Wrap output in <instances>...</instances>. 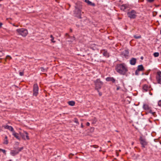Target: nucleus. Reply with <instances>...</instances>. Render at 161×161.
<instances>
[{"label":"nucleus","mask_w":161,"mask_h":161,"mask_svg":"<svg viewBox=\"0 0 161 161\" xmlns=\"http://www.w3.org/2000/svg\"><path fill=\"white\" fill-rule=\"evenodd\" d=\"M128 7V5L127 4H123L120 6V9L124 11L127 9Z\"/></svg>","instance_id":"15"},{"label":"nucleus","mask_w":161,"mask_h":161,"mask_svg":"<svg viewBox=\"0 0 161 161\" xmlns=\"http://www.w3.org/2000/svg\"><path fill=\"white\" fill-rule=\"evenodd\" d=\"M2 25L3 24L2 23L0 22V28L2 27Z\"/></svg>","instance_id":"39"},{"label":"nucleus","mask_w":161,"mask_h":161,"mask_svg":"<svg viewBox=\"0 0 161 161\" xmlns=\"http://www.w3.org/2000/svg\"><path fill=\"white\" fill-rule=\"evenodd\" d=\"M158 105L159 106L161 107V100H159L158 103Z\"/></svg>","instance_id":"33"},{"label":"nucleus","mask_w":161,"mask_h":161,"mask_svg":"<svg viewBox=\"0 0 161 161\" xmlns=\"http://www.w3.org/2000/svg\"><path fill=\"white\" fill-rule=\"evenodd\" d=\"M120 87L119 86H118L117 88V90H119L120 89Z\"/></svg>","instance_id":"41"},{"label":"nucleus","mask_w":161,"mask_h":161,"mask_svg":"<svg viewBox=\"0 0 161 161\" xmlns=\"http://www.w3.org/2000/svg\"><path fill=\"white\" fill-rule=\"evenodd\" d=\"M19 134L22 139L24 140H29L30 138L28 136V134L26 131H24V132L23 133L19 132Z\"/></svg>","instance_id":"8"},{"label":"nucleus","mask_w":161,"mask_h":161,"mask_svg":"<svg viewBox=\"0 0 161 161\" xmlns=\"http://www.w3.org/2000/svg\"><path fill=\"white\" fill-rule=\"evenodd\" d=\"M39 87L37 84H34L33 88V95L36 96L38 94Z\"/></svg>","instance_id":"6"},{"label":"nucleus","mask_w":161,"mask_h":161,"mask_svg":"<svg viewBox=\"0 0 161 161\" xmlns=\"http://www.w3.org/2000/svg\"><path fill=\"white\" fill-rule=\"evenodd\" d=\"M99 92V96H101L102 95V93L101 92Z\"/></svg>","instance_id":"38"},{"label":"nucleus","mask_w":161,"mask_h":161,"mask_svg":"<svg viewBox=\"0 0 161 161\" xmlns=\"http://www.w3.org/2000/svg\"><path fill=\"white\" fill-rule=\"evenodd\" d=\"M136 58H132L130 61V63L131 64L134 65L136 64Z\"/></svg>","instance_id":"17"},{"label":"nucleus","mask_w":161,"mask_h":161,"mask_svg":"<svg viewBox=\"0 0 161 161\" xmlns=\"http://www.w3.org/2000/svg\"><path fill=\"white\" fill-rule=\"evenodd\" d=\"M144 70V69L143 66L142 65H139L138 66L137 69L135 71V75H138L139 74L140 71H143Z\"/></svg>","instance_id":"9"},{"label":"nucleus","mask_w":161,"mask_h":161,"mask_svg":"<svg viewBox=\"0 0 161 161\" xmlns=\"http://www.w3.org/2000/svg\"><path fill=\"white\" fill-rule=\"evenodd\" d=\"M80 18H81V17L80 16Z\"/></svg>","instance_id":"47"},{"label":"nucleus","mask_w":161,"mask_h":161,"mask_svg":"<svg viewBox=\"0 0 161 161\" xmlns=\"http://www.w3.org/2000/svg\"><path fill=\"white\" fill-rule=\"evenodd\" d=\"M11 59H12V58L9 55H7L6 57L5 60L6 61L7 59H8L9 60H10Z\"/></svg>","instance_id":"25"},{"label":"nucleus","mask_w":161,"mask_h":161,"mask_svg":"<svg viewBox=\"0 0 161 161\" xmlns=\"http://www.w3.org/2000/svg\"><path fill=\"white\" fill-rule=\"evenodd\" d=\"M155 0H147V1L149 3H152L154 2Z\"/></svg>","instance_id":"30"},{"label":"nucleus","mask_w":161,"mask_h":161,"mask_svg":"<svg viewBox=\"0 0 161 161\" xmlns=\"http://www.w3.org/2000/svg\"><path fill=\"white\" fill-rule=\"evenodd\" d=\"M68 104L70 106H74L75 105V103L74 101H70L68 102Z\"/></svg>","instance_id":"20"},{"label":"nucleus","mask_w":161,"mask_h":161,"mask_svg":"<svg viewBox=\"0 0 161 161\" xmlns=\"http://www.w3.org/2000/svg\"><path fill=\"white\" fill-rule=\"evenodd\" d=\"M91 147H92L95 148H98V146L97 145H93L91 146Z\"/></svg>","instance_id":"27"},{"label":"nucleus","mask_w":161,"mask_h":161,"mask_svg":"<svg viewBox=\"0 0 161 161\" xmlns=\"http://www.w3.org/2000/svg\"><path fill=\"white\" fill-rule=\"evenodd\" d=\"M19 74L20 76H22L24 75V72H20L19 73Z\"/></svg>","instance_id":"31"},{"label":"nucleus","mask_w":161,"mask_h":161,"mask_svg":"<svg viewBox=\"0 0 161 161\" xmlns=\"http://www.w3.org/2000/svg\"><path fill=\"white\" fill-rule=\"evenodd\" d=\"M116 71L119 74L124 75L128 71L127 69L125 64H117L115 69Z\"/></svg>","instance_id":"1"},{"label":"nucleus","mask_w":161,"mask_h":161,"mask_svg":"<svg viewBox=\"0 0 161 161\" xmlns=\"http://www.w3.org/2000/svg\"><path fill=\"white\" fill-rule=\"evenodd\" d=\"M156 79L157 83L161 85V71H158L156 73Z\"/></svg>","instance_id":"7"},{"label":"nucleus","mask_w":161,"mask_h":161,"mask_svg":"<svg viewBox=\"0 0 161 161\" xmlns=\"http://www.w3.org/2000/svg\"><path fill=\"white\" fill-rule=\"evenodd\" d=\"M74 155V154L72 153H70L69 155V158H72V157Z\"/></svg>","instance_id":"29"},{"label":"nucleus","mask_w":161,"mask_h":161,"mask_svg":"<svg viewBox=\"0 0 161 161\" xmlns=\"http://www.w3.org/2000/svg\"><path fill=\"white\" fill-rule=\"evenodd\" d=\"M121 55L123 57L127 58L129 56V52L127 50H125L122 53Z\"/></svg>","instance_id":"12"},{"label":"nucleus","mask_w":161,"mask_h":161,"mask_svg":"<svg viewBox=\"0 0 161 161\" xmlns=\"http://www.w3.org/2000/svg\"><path fill=\"white\" fill-rule=\"evenodd\" d=\"M95 121H97V119H96L95 118Z\"/></svg>","instance_id":"44"},{"label":"nucleus","mask_w":161,"mask_h":161,"mask_svg":"<svg viewBox=\"0 0 161 161\" xmlns=\"http://www.w3.org/2000/svg\"><path fill=\"white\" fill-rule=\"evenodd\" d=\"M140 143L142 145V148H144L147 146L148 142L146 139L144 137L140 136L139 138Z\"/></svg>","instance_id":"5"},{"label":"nucleus","mask_w":161,"mask_h":161,"mask_svg":"<svg viewBox=\"0 0 161 161\" xmlns=\"http://www.w3.org/2000/svg\"><path fill=\"white\" fill-rule=\"evenodd\" d=\"M74 122L78 124H79V123L78 122V119L76 118H75V119Z\"/></svg>","instance_id":"28"},{"label":"nucleus","mask_w":161,"mask_h":161,"mask_svg":"<svg viewBox=\"0 0 161 161\" xmlns=\"http://www.w3.org/2000/svg\"><path fill=\"white\" fill-rule=\"evenodd\" d=\"M3 127L5 129H8L12 132L14 130V128L12 126H9L8 125H3Z\"/></svg>","instance_id":"13"},{"label":"nucleus","mask_w":161,"mask_h":161,"mask_svg":"<svg viewBox=\"0 0 161 161\" xmlns=\"http://www.w3.org/2000/svg\"><path fill=\"white\" fill-rule=\"evenodd\" d=\"M66 35H68V34L67 33H66Z\"/></svg>","instance_id":"46"},{"label":"nucleus","mask_w":161,"mask_h":161,"mask_svg":"<svg viewBox=\"0 0 161 161\" xmlns=\"http://www.w3.org/2000/svg\"><path fill=\"white\" fill-rule=\"evenodd\" d=\"M102 51L103 52V54L104 56L106 57H109V54L108 53L107 51H106L105 50H103Z\"/></svg>","instance_id":"18"},{"label":"nucleus","mask_w":161,"mask_h":161,"mask_svg":"<svg viewBox=\"0 0 161 161\" xmlns=\"http://www.w3.org/2000/svg\"><path fill=\"white\" fill-rule=\"evenodd\" d=\"M144 74H145V75H148V73H144Z\"/></svg>","instance_id":"42"},{"label":"nucleus","mask_w":161,"mask_h":161,"mask_svg":"<svg viewBox=\"0 0 161 161\" xmlns=\"http://www.w3.org/2000/svg\"><path fill=\"white\" fill-rule=\"evenodd\" d=\"M160 34H161V30L160 31Z\"/></svg>","instance_id":"45"},{"label":"nucleus","mask_w":161,"mask_h":161,"mask_svg":"<svg viewBox=\"0 0 161 161\" xmlns=\"http://www.w3.org/2000/svg\"><path fill=\"white\" fill-rule=\"evenodd\" d=\"M0 62H1L0 61Z\"/></svg>","instance_id":"50"},{"label":"nucleus","mask_w":161,"mask_h":161,"mask_svg":"<svg viewBox=\"0 0 161 161\" xmlns=\"http://www.w3.org/2000/svg\"><path fill=\"white\" fill-rule=\"evenodd\" d=\"M134 37L136 39H139L141 38V36H136V35L134 36Z\"/></svg>","instance_id":"26"},{"label":"nucleus","mask_w":161,"mask_h":161,"mask_svg":"<svg viewBox=\"0 0 161 161\" xmlns=\"http://www.w3.org/2000/svg\"><path fill=\"white\" fill-rule=\"evenodd\" d=\"M119 151H121V150H119Z\"/></svg>","instance_id":"49"},{"label":"nucleus","mask_w":161,"mask_h":161,"mask_svg":"<svg viewBox=\"0 0 161 161\" xmlns=\"http://www.w3.org/2000/svg\"><path fill=\"white\" fill-rule=\"evenodd\" d=\"M111 142L109 141H108V142Z\"/></svg>","instance_id":"43"},{"label":"nucleus","mask_w":161,"mask_h":161,"mask_svg":"<svg viewBox=\"0 0 161 161\" xmlns=\"http://www.w3.org/2000/svg\"><path fill=\"white\" fill-rule=\"evenodd\" d=\"M151 87L147 84H144L143 86L142 89L143 92H146L150 90Z\"/></svg>","instance_id":"11"},{"label":"nucleus","mask_w":161,"mask_h":161,"mask_svg":"<svg viewBox=\"0 0 161 161\" xmlns=\"http://www.w3.org/2000/svg\"><path fill=\"white\" fill-rule=\"evenodd\" d=\"M13 26H15L16 27H18L19 25H15L14 24H13Z\"/></svg>","instance_id":"40"},{"label":"nucleus","mask_w":161,"mask_h":161,"mask_svg":"<svg viewBox=\"0 0 161 161\" xmlns=\"http://www.w3.org/2000/svg\"><path fill=\"white\" fill-rule=\"evenodd\" d=\"M137 13L136 11L134 10H131V11L128 12L127 13V15L128 17L130 19H135L137 15L136 14Z\"/></svg>","instance_id":"4"},{"label":"nucleus","mask_w":161,"mask_h":161,"mask_svg":"<svg viewBox=\"0 0 161 161\" xmlns=\"http://www.w3.org/2000/svg\"><path fill=\"white\" fill-rule=\"evenodd\" d=\"M42 72H45L46 71V69H45L43 67H41L40 68Z\"/></svg>","instance_id":"32"},{"label":"nucleus","mask_w":161,"mask_h":161,"mask_svg":"<svg viewBox=\"0 0 161 161\" xmlns=\"http://www.w3.org/2000/svg\"><path fill=\"white\" fill-rule=\"evenodd\" d=\"M106 80L108 81H111L113 83L115 82V80L113 77H108L106 78Z\"/></svg>","instance_id":"16"},{"label":"nucleus","mask_w":161,"mask_h":161,"mask_svg":"<svg viewBox=\"0 0 161 161\" xmlns=\"http://www.w3.org/2000/svg\"><path fill=\"white\" fill-rule=\"evenodd\" d=\"M12 135L17 139L18 140H20V137L19 136V134L17 133H16L14 130L12 132Z\"/></svg>","instance_id":"14"},{"label":"nucleus","mask_w":161,"mask_h":161,"mask_svg":"<svg viewBox=\"0 0 161 161\" xmlns=\"http://www.w3.org/2000/svg\"><path fill=\"white\" fill-rule=\"evenodd\" d=\"M50 37L51 38V42L53 43H55L56 41L53 40L54 37H53V36L52 35H51Z\"/></svg>","instance_id":"24"},{"label":"nucleus","mask_w":161,"mask_h":161,"mask_svg":"<svg viewBox=\"0 0 161 161\" xmlns=\"http://www.w3.org/2000/svg\"><path fill=\"white\" fill-rule=\"evenodd\" d=\"M94 83L95 86V89L97 90L98 92H99V89L103 85V82L99 79H97L94 81Z\"/></svg>","instance_id":"3"},{"label":"nucleus","mask_w":161,"mask_h":161,"mask_svg":"<svg viewBox=\"0 0 161 161\" xmlns=\"http://www.w3.org/2000/svg\"><path fill=\"white\" fill-rule=\"evenodd\" d=\"M70 31L71 32L72 31V30L71 29L70 30Z\"/></svg>","instance_id":"48"},{"label":"nucleus","mask_w":161,"mask_h":161,"mask_svg":"<svg viewBox=\"0 0 161 161\" xmlns=\"http://www.w3.org/2000/svg\"><path fill=\"white\" fill-rule=\"evenodd\" d=\"M23 149V147H21L18 148L14 150H12L11 152V155L13 156H15L18 154L19 152L21 151Z\"/></svg>","instance_id":"10"},{"label":"nucleus","mask_w":161,"mask_h":161,"mask_svg":"<svg viewBox=\"0 0 161 161\" xmlns=\"http://www.w3.org/2000/svg\"><path fill=\"white\" fill-rule=\"evenodd\" d=\"M81 127L82 128L84 127V125H83V123H81Z\"/></svg>","instance_id":"37"},{"label":"nucleus","mask_w":161,"mask_h":161,"mask_svg":"<svg viewBox=\"0 0 161 161\" xmlns=\"http://www.w3.org/2000/svg\"><path fill=\"white\" fill-rule=\"evenodd\" d=\"M1 151L3 153H6V151L5 150L0 149V151Z\"/></svg>","instance_id":"34"},{"label":"nucleus","mask_w":161,"mask_h":161,"mask_svg":"<svg viewBox=\"0 0 161 161\" xmlns=\"http://www.w3.org/2000/svg\"><path fill=\"white\" fill-rule=\"evenodd\" d=\"M77 11H78V13L79 14H80V13H81V10L80 9H77Z\"/></svg>","instance_id":"35"},{"label":"nucleus","mask_w":161,"mask_h":161,"mask_svg":"<svg viewBox=\"0 0 161 161\" xmlns=\"http://www.w3.org/2000/svg\"><path fill=\"white\" fill-rule=\"evenodd\" d=\"M16 31L19 35L24 37H25L28 34V31L23 28L18 29L16 30Z\"/></svg>","instance_id":"2"},{"label":"nucleus","mask_w":161,"mask_h":161,"mask_svg":"<svg viewBox=\"0 0 161 161\" xmlns=\"http://www.w3.org/2000/svg\"><path fill=\"white\" fill-rule=\"evenodd\" d=\"M8 143V137L5 136L3 144H7Z\"/></svg>","instance_id":"19"},{"label":"nucleus","mask_w":161,"mask_h":161,"mask_svg":"<svg viewBox=\"0 0 161 161\" xmlns=\"http://www.w3.org/2000/svg\"><path fill=\"white\" fill-rule=\"evenodd\" d=\"M85 2L87 3L88 4L92 5H94V4L92 3V2L90 1L89 0H85Z\"/></svg>","instance_id":"22"},{"label":"nucleus","mask_w":161,"mask_h":161,"mask_svg":"<svg viewBox=\"0 0 161 161\" xmlns=\"http://www.w3.org/2000/svg\"><path fill=\"white\" fill-rule=\"evenodd\" d=\"M143 108L145 110H147L149 109L148 105L147 104H144L143 105Z\"/></svg>","instance_id":"21"},{"label":"nucleus","mask_w":161,"mask_h":161,"mask_svg":"<svg viewBox=\"0 0 161 161\" xmlns=\"http://www.w3.org/2000/svg\"><path fill=\"white\" fill-rule=\"evenodd\" d=\"M153 55L155 57H158L159 55V53L158 52H155L153 53Z\"/></svg>","instance_id":"23"},{"label":"nucleus","mask_w":161,"mask_h":161,"mask_svg":"<svg viewBox=\"0 0 161 161\" xmlns=\"http://www.w3.org/2000/svg\"><path fill=\"white\" fill-rule=\"evenodd\" d=\"M86 125L87 126H89V125H90V124L89 122H87L86 123Z\"/></svg>","instance_id":"36"}]
</instances>
